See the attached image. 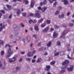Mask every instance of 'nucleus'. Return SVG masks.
<instances>
[{
	"mask_svg": "<svg viewBox=\"0 0 74 74\" xmlns=\"http://www.w3.org/2000/svg\"><path fill=\"white\" fill-rule=\"evenodd\" d=\"M8 54L6 56L7 58L10 57L11 56V55L13 54L14 52L13 51L11 50V48H9L8 50Z\"/></svg>",
	"mask_w": 74,
	"mask_h": 74,
	"instance_id": "obj_1",
	"label": "nucleus"
},
{
	"mask_svg": "<svg viewBox=\"0 0 74 74\" xmlns=\"http://www.w3.org/2000/svg\"><path fill=\"white\" fill-rule=\"evenodd\" d=\"M67 69L68 72H71L74 70V66L71 65L69 67H67Z\"/></svg>",
	"mask_w": 74,
	"mask_h": 74,
	"instance_id": "obj_2",
	"label": "nucleus"
},
{
	"mask_svg": "<svg viewBox=\"0 0 74 74\" xmlns=\"http://www.w3.org/2000/svg\"><path fill=\"white\" fill-rule=\"evenodd\" d=\"M35 17H37V18H40L41 17V14L38 13V10H36L35 12Z\"/></svg>",
	"mask_w": 74,
	"mask_h": 74,
	"instance_id": "obj_3",
	"label": "nucleus"
},
{
	"mask_svg": "<svg viewBox=\"0 0 74 74\" xmlns=\"http://www.w3.org/2000/svg\"><path fill=\"white\" fill-rule=\"evenodd\" d=\"M50 69H51L50 65H46V67L45 68V70L46 71H49Z\"/></svg>",
	"mask_w": 74,
	"mask_h": 74,
	"instance_id": "obj_4",
	"label": "nucleus"
},
{
	"mask_svg": "<svg viewBox=\"0 0 74 74\" xmlns=\"http://www.w3.org/2000/svg\"><path fill=\"white\" fill-rule=\"evenodd\" d=\"M62 64V69H66V68L67 67V65H66L64 62H63Z\"/></svg>",
	"mask_w": 74,
	"mask_h": 74,
	"instance_id": "obj_5",
	"label": "nucleus"
},
{
	"mask_svg": "<svg viewBox=\"0 0 74 74\" xmlns=\"http://www.w3.org/2000/svg\"><path fill=\"white\" fill-rule=\"evenodd\" d=\"M12 62H14L15 61V60H16V56H14L12 58Z\"/></svg>",
	"mask_w": 74,
	"mask_h": 74,
	"instance_id": "obj_6",
	"label": "nucleus"
},
{
	"mask_svg": "<svg viewBox=\"0 0 74 74\" xmlns=\"http://www.w3.org/2000/svg\"><path fill=\"white\" fill-rule=\"evenodd\" d=\"M67 33L66 32V31H64L62 34L61 36V37H64V36H65Z\"/></svg>",
	"mask_w": 74,
	"mask_h": 74,
	"instance_id": "obj_7",
	"label": "nucleus"
},
{
	"mask_svg": "<svg viewBox=\"0 0 74 74\" xmlns=\"http://www.w3.org/2000/svg\"><path fill=\"white\" fill-rule=\"evenodd\" d=\"M58 34L56 33V32H55L53 34V38H56L58 37Z\"/></svg>",
	"mask_w": 74,
	"mask_h": 74,
	"instance_id": "obj_8",
	"label": "nucleus"
},
{
	"mask_svg": "<svg viewBox=\"0 0 74 74\" xmlns=\"http://www.w3.org/2000/svg\"><path fill=\"white\" fill-rule=\"evenodd\" d=\"M33 56V54L30 52H28L27 53V56L28 57H31Z\"/></svg>",
	"mask_w": 74,
	"mask_h": 74,
	"instance_id": "obj_9",
	"label": "nucleus"
},
{
	"mask_svg": "<svg viewBox=\"0 0 74 74\" xmlns=\"http://www.w3.org/2000/svg\"><path fill=\"white\" fill-rule=\"evenodd\" d=\"M49 29V27H46L43 30V32H47L48 30V29Z\"/></svg>",
	"mask_w": 74,
	"mask_h": 74,
	"instance_id": "obj_10",
	"label": "nucleus"
},
{
	"mask_svg": "<svg viewBox=\"0 0 74 74\" xmlns=\"http://www.w3.org/2000/svg\"><path fill=\"white\" fill-rule=\"evenodd\" d=\"M47 10V7H43L42 8V12H44L45 11V10Z\"/></svg>",
	"mask_w": 74,
	"mask_h": 74,
	"instance_id": "obj_11",
	"label": "nucleus"
},
{
	"mask_svg": "<svg viewBox=\"0 0 74 74\" xmlns=\"http://www.w3.org/2000/svg\"><path fill=\"white\" fill-rule=\"evenodd\" d=\"M52 44V42L50 41L48 43H47V46L48 47H49Z\"/></svg>",
	"mask_w": 74,
	"mask_h": 74,
	"instance_id": "obj_12",
	"label": "nucleus"
},
{
	"mask_svg": "<svg viewBox=\"0 0 74 74\" xmlns=\"http://www.w3.org/2000/svg\"><path fill=\"white\" fill-rule=\"evenodd\" d=\"M5 25H3L1 27H0V32H1V30H2L3 29H5Z\"/></svg>",
	"mask_w": 74,
	"mask_h": 74,
	"instance_id": "obj_13",
	"label": "nucleus"
},
{
	"mask_svg": "<svg viewBox=\"0 0 74 74\" xmlns=\"http://www.w3.org/2000/svg\"><path fill=\"white\" fill-rule=\"evenodd\" d=\"M62 1H64V5H67L69 4V1L67 0H62Z\"/></svg>",
	"mask_w": 74,
	"mask_h": 74,
	"instance_id": "obj_14",
	"label": "nucleus"
},
{
	"mask_svg": "<svg viewBox=\"0 0 74 74\" xmlns=\"http://www.w3.org/2000/svg\"><path fill=\"white\" fill-rule=\"evenodd\" d=\"M63 63H64L65 64H68L69 63V61L67 60H65L64 62H63Z\"/></svg>",
	"mask_w": 74,
	"mask_h": 74,
	"instance_id": "obj_15",
	"label": "nucleus"
},
{
	"mask_svg": "<svg viewBox=\"0 0 74 74\" xmlns=\"http://www.w3.org/2000/svg\"><path fill=\"white\" fill-rule=\"evenodd\" d=\"M27 40L28 42H29L30 41V36L28 35L27 36Z\"/></svg>",
	"mask_w": 74,
	"mask_h": 74,
	"instance_id": "obj_16",
	"label": "nucleus"
},
{
	"mask_svg": "<svg viewBox=\"0 0 74 74\" xmlns=\"http://www.w3.org/2000/svg\"><path fill=\"white\" fill-rule=\"evenodd\" d=\"M18 12L16 13L18 16L20 15V14H21V10H20V9H18L17 10Z\"/></svg>",
	"mask_w": 74,
	"mask_h": 74,
	"instance_id": "obj_17",
	"label": "nucleus"
},
{
	"mask_svg": "<svg viewBox=\"0 0 74 74\" xmlns=\"http://www.w3.org/2000/svg\"><path fill=\"white\" fill-rule=\"evenodd\" d=\"M54 53H55L54 56H58L59 55V52H58V53H56V51H55L54 52Z\"/></svg>",
	"mask_w": 74,
	"mask_h": 74,
	"instance_id": "obj_18",
	"label": "nucleus"
},
{
	"mask_svg": "<svg viewBox=\"0 0 74 74\" xmlns=\"http://www.w3.org/2000/svg\"><path fill=\"white\" fill-rule=\"evenodd\" d=\"M34 5V2H33V1H31V5H30V6L31 8H33Z\"/></svg>",
	"mask_w": 74,
	"mask_h": 74,
	"instance_id": "obj_19",
	"label": "nucleus"
},
{
	"mask_svg": "<svg viewBox=\"0 0 74 74\" xmlns=\"http://www.w3.org/2000/svg\"><path fill=\"white\" fill-rule=\"evenodd\" d=\"M34 29L35 30H36V31H38V26L37 25H36L35 26Z\"/></svg>",
	"mask_w": 74,
	"mask_h": 74,
	"instance_id": "obj_20",
	"label": "nucleus"
},
{
	"mask_svg": "<svg viewBox=\"0 0 74 74\" xmlns=\"http://www.w3.org/2000/svg\"><path fill=\"white\" fill-rule=\"evenodd\" d=\"M26 60L27 62H30V61H31V59L29 58H26Z\"/></svg>",
	"mask_w": 74,
	"mask_h": 74,
	"instance_id": "obj_21",
	"label": "nucleus"
},
{
	"mask_svg": "<svg viewBox=\"0 0 74 74\" xmlns=\"http://www.w3.org/2000/svg\"><path fill=\"white\" fill-rule=\"evenodd\" d=\"M55 61L54 62L52 61L50 63V64H51V65H53V64H55Z\"/></svg>",
	"mask_w": 74,
	"mask_h": 74,
	"instance_id": "obj_22",
	"label": "nucleus"
},
{
	"mask_svg": "<svg viewBox=\"0 0 74 74\" xmlns=\"http://www.w3.org/2000/svg\"><path fill=\"white\" fill-rule=\"evenodd\" d=\"M54 27L55 29H58V27H59V26H57V25H54Z\"/></svg>",
	"mask_w": 74,
	"mask_h": 74,
	"instance_id": "obj_23",
	"label": "nucleus"
},
{
	"mask_svg": "<svg viewBox=\"0 0 74 74\" xmlns=\"http://www.w3.org/2000/svg\"><path fill=\"white\" fill-rule=\"evenodd\" d=\"M67 58L68 59H74L73 58H72L70 57V56H69V55H68Z\"/></svg>",
	"mask_w": 74,
	"mask_h": 74,
	"instance_id": "obj_24",
	"label": "nucleus"
},
{
	"mask_svg": "<svg viewBox=\"0 0 74 74\" xmlns=\"http://www.w3.org/2000/svg\"><path fill=\"white\" fill-rule=\"evenodd\" d=\"M41 58H39L37 61V63H39L40 62H41Z\"/></svg>",
	"mask_w": 74,
	"mask_h": 74,
	"instance_id": "obj_25",
	"label": "nucleus"
},
{
	"mask_svg": "<svg viewBox=\"0 0 74 74\" xmlns=\"http://www.w3.org/2000/svg\"><path fill=\"white\" fill-rule=\"evenodd\" d=\"M43 20H44V19L43 18H42L40 19L38 21V23H41V22H42V21H43Z\"/></svg>",
	"mask_w": 74,
	"mask_h": 74,
	"instance_id": "obj_26",
	"label": "nucleus"
},
{
	"mask_svg": "<svg viewBox=\"0 0 74 74\" xmlns=\"http://www.w3.org/2000/svg\"><path fill=\"white\" fill-rule=\"evenodd\" d=\"M57 4V2H55L53 5V7H56V4Z\"/></svg>",
	"mask_w": 74,
	"mask_h": 74,
	"instance_id": "obj_27",
	"label": "nucleus"
},
{
	"mask_svg": "<svg viewBox=\"0 0 74 74\" xmlns=\"http://www.w3.org/2000/svg\"><path fill=\"white\" fill-rule=\"evenodd\" d=\"M46 25L45 23H44L41 25V27H44Z\"/></svg>",
	"mask_w": 74,
	"mask_h": 74,
	"instance_id": "obj_28",
	"label": "nucleus"
},
{
	"mask_svg": "<svg viewBox=\"0 0 74 74\" xmlns=\"http://www.w3.org/2000/svg\"><path fill=\"white\" fill-rule=\"evenodd\" d=\"M6 6L8 8H11V6L10 5H9L8 4H7L6 5Z\"/></svg>",
	"mask_w": 74,
	"mask_h": 74,
	"instance_id": "obj_29",
	"label": "nucleus"
},
{
	"mask_svg": "<svg viewBox=\"0 0 74 74\" xmlns=\"http://www.w3.org/2000/svg\"><path fill=\"white\" fill-rule=\"evenodd\" d=\"M8 60L9 62H12V59H11V58H8Z\"/></svg>",
	"mask_w": 74,
	"mask_h": 74,
	"instance_id": "obj_30",
	"label": "nucleus"
},
{
	"mask_svg": "<svg viewBox=\"0 0 74 74\" xmlns=\"http://www.w3.org/2000/svg\"><path fill=\"white\" fill-rule=\"evenodd\" d=\"M29 23H30V24H31L32 23V22L33 23V20H30L29 21Z\"/></svg>",
	"mask_w": 74,
	"mask_h": 74,
	"instance_id": "obj_31",
	"label": "nucleus"
},
{
	"mask_svg": "<svg viewBox=\"0 0 74 74\" xmlns=\"http://www.w3.org/2000/svg\"><path fill=\"white\" fill-rule=\"evenodd\" d=\"M20 39H21V37H20L18 36L16 38V40H20Z\"/></svg>",
	"mask_w": 74,
	"mask_h": 74,
	"instance_id": "obj_32",
	"label": "nucleus"
},
{
	"mask_svg": "<svg viewBox=\"0 0 74 74\" xmlns=\"http://www.w3.org/2000/svg\"><path fill=\"white\" fill-rule=\"evenodd\" d=\"M57 45L58 46H60V42L59 41L57 42Z\"/></svg>",
	"mask_w": 74,
	"mask_h": 74,
	"instance_id": "obj_33",
	"label": "nucleus"
},
{
	"mask_svg": "<svg viewBox=\"0 0 74 74\" xmlns=\"http://www.w3.org/2000/svg\"><path fill=\"white\" fill-rule=\"evenodd\" d=\"M47 24H49L51 23V21L50 20H47Z\"/></svg>",
	"mask_w": 74,
	"mask_h": 74,
	"instance_id": "obj_34",
	"label": "nucleus"
},
{
	"mask_svg": "<svg viewBox=\"0 0 74 74\" xmlns=\"http://www.w3.org/2000/svg\"><path fill=\"white\" fill-rule=\"evenodd\" d=\"M59 13V11L58 10L56 11L55 12L56 15H58V14Z\"/></svg>",
	"mask_w": 74,
	"mask_h": 74,
	"instance_id": "obj_35",
	"label": "nucleus"
},
{
	"mask_svg": "<svg viewBox=\"0 0 74 74\" xmlns=\"http://www.w3.org/2000/svg\"><path fill=\"white\" fill-rule=\"evenodd\" d=\"M0 12H2V13H3V14H5V12L4 11V10H1L0 11Z\"/></svg>",
	"mask_w": 74,
	"mask_h": 74,
	"instance_id": "obj_36",
	"label": "nucleus"
},
{
	"mask_svg": "<svg viewBox=\"0 0 74 74\" xmlns=\"http://www.w3.org/2000/svg\"><path fill=\"white\" fill-rule=\"evenodd\" d=\"M25 0H24V2H25V4H28V3H29V1H26L25 2Z\"/></svg>",
	"mask_w": 74,
	"mask_h": 74,
	"instance_id": "obj_37",
	"label": "nucleus"
},
{
	"mask_svg": "<svg viewBox=\"0 0 74 74\" xmlns=\"http://www.w3.org/2000/svg\"><path fill=\"white\" fill-rule=\"evenodd\" d=\"M12 15L11 14L9 16V19H11V18H12Z\"/></svg>",
	"mask_w": 74,
	"mask_h": 74,
	"instance_id": "obj_38",
	"label": "nucleus"
},
{
	"mask_svg": "<svg viewBox=\"0 0 74 74\" xmlns=\"http://www.w3.org/2000/svg\"><path fill=\"white\" fill-rule=\"evenodd\" d=\"M36 51L35 50H34V51H33L32 52V55H33V54H34L35 53H36Z\"/></svg>",
	"mask_w": 74,
	"mask_h": 74,
	"instance_id": "obj_39",
	"label": "nucleus"
},
{
	"mask_svg": "<svg viewBox=\"0 0 74 74\" xmlns=\"http://www.w3.org/2000/svg\"><path fill=\"white\" fill-rule=\"evenodd\" d=\"M3 42L1 40H0V44H3Z\"/></svg>",
	"mask_w": 74,
	"mask_h": 74,
	"instance_id": "obj_40",
	"label": "nucleus"
},
{
	"mask_svg": "<svg viewBox=\"0 0 74 74\" xmlns=\"http://www.w3.org/2000/svg\"><path fill=\"white\" fill-rule=\"evenodd\" d=\"M22 14L23 16H25L26 15V13H22Z\"/></svg>",
	"mask_w": 74,
	"mask_h": 74,
	"instance_id": "obj_41",
	"label": "nucleus"
},
{
	"mask_svg": "<svg viewBox=\"0 0 74 74\" xmlns=\"http://www.w3.org/2000/svg\"><path fill=\"white\" fill-rule=\"evenodd\" d=\"M61 73H63L65 72V70H64L62 69L61 71Z\"/></svg>",
	"mask_w": 74,
	"mask_h": 74,
	"instance_id": "obj_42",
	"label": "nucleus"
},
{
	"mask_svg": "<svg viewBox=\"0 0 74 74\" xmlns=\"http://www.w3.org/2000/svg\"><path fill=\"white\" fill-rule=\"evenodd\" d=\"M16 27H17V25H13V27L14 29H16Z\"/></svg>",
	"mask_w": 74,
	"mask_h": 74,
	"instance_id": "obj_43",
	"label": "nucleus"
},
{
	"mask_svg": "<svg viewBox=\"0 0 74 74\" xmlns=\"http://www.w3.org/2000/svg\"><path fill=\"white\" fill-rule=\"evenodd\" d=\"M22 41L24 43V44H25V41H26V39L24 38L22 40Z\"/></svg>",
	"mask_w": 74,
	"mask_h": 74,
	"instance_id": "obj_44",
	"label": "nucleus"
},
{
	"mask_svg": "<svg viewBox=\"0 0 74 74\" xmlns=\"http://www.w3.org/2000/svg\"><path fill=\"white\" fill-rule=\"evenodd\" d=\"M70 12H68V13L66 14V16H69V15H70Z\"/></svg>",
	"mask_w": 74,
	"mask_h": 74,
	"instance_id": "obj_45",
	"label": "nucleus"
},
{
	"mask_svg": "<svg viewBox=\"0 0 74 74\" xmlns=\"http://www.w3.org/2000/svg\"><path fill=\"white\" fill-rule=\"evenodd\" d=\"M43 49V47H41L40 48V49H39V51H42Z\"/></svg>",
	"mask_w": 74,
	"mask_h": 74,
	"instance_id": "obj_46",
	"label": "nucleus"
},
{
	"mask_svg": "<svg viewBox=\"0 0 74 74\" xmlns=\"http://www.w3.org/2000/svg\"><path fill=\"white\" fill-rule=\"evenodd\" d=\"M61 17L62 18H64V15L63 14H61Z\"/></svg>",
	"mask_w": 74,
	"mask_h": 74,
	"instance_id": "obj_47",
	"label": "nucleus"
},
{
	"mask_svg": "<svg viewBox=\"0 0 74 74\" xmlns=\"http://www.w3.org/2000/svg\"><path fill=\"white\" fill-rule=\"evenodd\" d=\"M38 9L39 10H42V8H41V7H39L38 8Z\"/></svg>",
	"mask_w": 74,
	"mask_h": 74,
	"instance_id": "obj_48",
	"label": "nucleus"
},
{
	"mask_svg": "<svg viewBox=\"0 0 74 74\" xmlns=\"http://www.w3.org/2000/svg\"><path fill=\"white\" fill-rule=\"evenodd\" d=\"M44 4H47V1L45 0L43 2Z\"/></svg>",
	"mask_w": 74,
	"mask_h": 74,
	"instance_id": "obj_49",
	"label": "nucleus"
},
{
	"mask_svg": "<svg viewBox=\"0 0 74 74\" xmlns=\"http://www.w3.org/2000/svg\"><path fill=\"white\" fill-rule=\"evenodd\" d=\"M4 51H2L1 52V55H4Z\"/></svg>",
	"mask_w": 74,
	"mask_h": 74,
	"instance_id": "obj_50",
	"label": "nucleus"
},
{
	"mask_svg": "<svg viewBox=\"0 0 74 74\" xmlns=\"http://www.w3.org/2000/svg\"><path fill=\"white\" fill-rule=\"evenodd\" d=\"M36 62V60H34V59H33L32 60V63H34Z\"/></svg>",
	"mask_w": 74,
	"mask_h": 74,
	"instance_id": "obj_51",
	"label": "nucleus"
},
{
	"mask_svg": "<svg viewBox=\"0 0 74 74\" xmlns=\"http://www.w3.org/2000/svg\"><path fill=\"white\" fill-rule=\"evenodd\" d=\"M51 3H52L53 1V0H49Z\"/></svg>",
	"mask_w": 74,
	"mask_h": 74,
	"instance_id": "obj_52",
	"label": "nucleus"
},
{
	"mask_svg": "<svg viewBox=\"0 0 74 74\" xmlns=\"http://www.w3.org/2000/svg\"><path fill=\"white\" fill-rule=\"evenodd\" d=\"M73 25H74V24H73V23H70L69 24L70 26H73Z\"/></svg>",
	"mask_w": 74,
	"mask_h": 74,
	"instance_id": "obj_53",
	"label": "nucleus"
},
{
	"mask_svg": "<svg viewBox=\"0 0 74 74\" xmlns=\"http://www.w3.org/2000/svg\"><path fill=\"white\" fill-rule=\"evenodd\" d=\"M21 26H22V27H25V25H23V23H21Z\"/></svg>",
	"mask_w": 74,
	"mask_h": 74,
	"instance_id": "obj_54",
	"label": "nucleus"
},
{
	"mask_svg": "<svg viewBox=\"0 0 74 74\" xmlns=\"http://www.w3.org/2000/svg\"><path fill=\"white\" fill-rule=\"evenodd\" d=\"M62 9V6H59L58 7V10H61Z\"/></svg>",
	"mask_w": 74,
	"mask_h": 74,
	"instance_id": "obj_55",
	"label": "nucleus"
},
{
	"mask_svg": "<svg viewBox=\"0 0 74 74\" xmlns=\"http://www.w3.org/2000/svg\"><path fill=\"white\" fill-rule=\"evenodd\" d=\"M3 9H4V10H5V11H8V10L7 9H6V8H5V7H3Z\"/></svg>",
	"mask_w": 74,
	"mask_h": 74,
	"instance_id": "obj_56",
	"label": "nucleus"
},
{
	"mask_svg": "<svg viewBox=\"0 0 74 74\" xmlns=\"http://www.w3.org/2000/svg\"><path fill=\"white\" fill-rule=\"evenodd\" d=\"M74 0H71L69 1L70 3H73V2H74Z\"/></svg>",
	"mask_w": 74,
	"mask_h": 74,
	"instance_id": "obj_57",
	"label": "nucleus"
},
{
	"mask_svg": "<svg viewBox=\"0 0 74 74\" xmlns=\"http://www.w3.org/2000/svg\"><path fill=\"white\" fill-rule=\"evenodd\" d=\"M16 70H19V67H17L16 68Z\"/></svg>",
	"mask_w": 74,
	"mask_h": 74,
	"instance_id": "obj_58",
	"label": "nucleus"
},
{
	"mask_svg": "<svg viewBox=\"0 0 74 74\" xmlns=\"http://www.w3.org/2000/svg\"><path fill=\"white\" fill-rule=\"evenodd\" d=\"M33 36L34 38H36V34H34L33 35Z\"/></svg>",
	"mask_w": 74,
	"mask_h": 74,
	"instance_id": "obj_59",
	"label": "nucleus"
},
{
	"mask_svg": "<svg viewBox=\"0 0 74 74\" xmlns=\"http://www.w3.org/2000/svg\"><path fill=\"white\" fill-rule=\"evenodd\" d=\"M40 5H41V6H42L43 5V3H42V2H41L40 3Z\"/></svg>",
	"mask_w": 74,
	"mask_h": 74,
	"instance_id": "obj_60",
	"label": "nucleus"
},
{
	"mask_svg": "<svg viewBox=\"0 0 74 74\" xmlns=\"http://www.w3.org/2000/svg\"><path fill=\"white\" fill-rule=\"evenodd\" d=\"M38 47H40V45H41V43H39L38 44Z\"/></svg>",
	"mask_w": 74,
	"mask_h": 74,
	"instance_id": "obj_61",
	"label": "nucleus"
},
{
	"mask_svg": "<svg viewBox=\"0 0 74 74\" xmlns=\"http://www.w3.org/2000/svg\"><path fill=\"white\" fill-rule=\"evenodd\" d=\"M21 54H25V52H24V51H23V52H21Z\"/></svg>",
	"mask_w": 74,
	"mask_h": 74,
	"instance_id": "obj_62",
	"label": "nucleus"
},
{
	"mask_svg": "<svg viewBox=\"0 0 74 74\" xmlns=\"http://www.w3.org/2000/svg\"><path fill=\"white\" fill-rule=\"evenodd\" d=\"M33 15H34V14H32V13H30V15H29V16H33Z\"/></svg>",
	"mask_w": 74,
	"mask_h": 74,
	"instance_id": "obj_63",
	"label": "nucleus"
},
{
	"mask_svg": "<svg viewBox=\"0 0 74 74\" xmlns=\"http://www.w3.org/2000/svg\"><path fill=\"white\" fill-rule=\"evenodd\" d=\"M8 44H6L5 46V48H6L8 46Z\"/></svg>",
	"mask_w": 74,
	"mask_h": 74,
	"instance_id": "obj_64",
	"label": "nucleus"
}]
</instances>
